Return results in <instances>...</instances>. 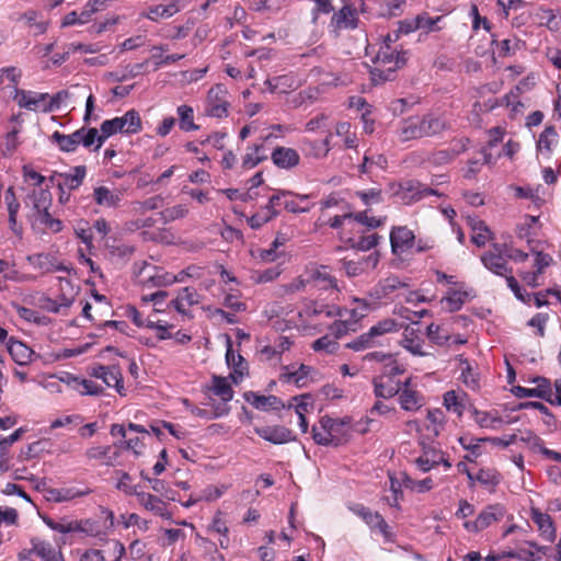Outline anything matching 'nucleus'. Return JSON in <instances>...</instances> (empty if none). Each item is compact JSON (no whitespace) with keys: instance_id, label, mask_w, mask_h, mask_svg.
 Instances as JSON below:
<instances>
[{"instance_id":"obj_1","label":"nucleus","mask_w":561,"mask_h":561,"mask_svg":"<svg viewBox=\"0 0 561 561\" xmlns=\"http://www.w3.org/2000/svg\"><path fill=\"white\" fill-rule=\"evenodd\" d=\"M351 437V427L347 420L322 416L318 424L312 426V438L318 445L334 446L345 444Z\"/></svg>"},{"instance_id":"obj_2","label":"nucleus","mask_w":561,"mask_h":561,"mask_svg":"<svg viewBox=\"0 0 561 561\" xmlns=\"http://www.w3.org/2000/svg\"><path fill=\"white\" fill-rule=\"evenodd\" d=\"M24 202L26 207H31L27 215L30 220L44 225L53 232H59L62 229L61 221L53 218L48 211L51 205V194L48 190L34 188L27 194Z\"/></svg>"},{"instance_id":"obj_3","label":"nucleus","mask_w":561,"mask_h":561,"mask_svg":"<svg viewBox=\"0 0 561 561\" xmlns=\"http://www.w3.org/2000/svg\"><path fill=\"white\" fill-rule=\"evenodd\" d=\"M141 130V118L137 111L130 110L122 117L104 121L98 133L95 150L100 149L104 140L116 133L136 134Z\"/></svg>"},{"instance_id":"obj_4","label":"nucleus","mask_w":561,"mask_h":561,"mask_svg":"<svg viewBox=\"0 0 561 561\" xmlns=\"http://www.w3.org/2000/svg\"><path fill=\"white\" fill-rule=\"evenodd\" d=\"M135 277L139 285L147 288L169 286L178 282H183V277L173 276L147 262L135 264Z\"/></svg>"},{"instance_id":"obj_5","label":"nucleus","mask_w":561,"mask_h":561,"mask_svg":"<svg viewBox=\"0 0 561 561\" xmlns=\"http://www.w3.org/2000/svg\"><path fill=\"white\" fill-rule=\"evenodd\" d=\"M51 138L58 144L60 150L66 152H72L78 148L79 145L89 148L95 142L98 144V129L81 128L69 135H64L59 131H55Z\"/></svg>"},{"instance_id":"obj_6","label":"nucleus","mask_w":561,"mask_h":561,"mask_svg":"<svg viewBox=\"0 0 561 561\" xmlns=\"http://www.w3.org/2000/svg\"><path fill=\"white\" fill-rule=\"evenodd\" d=\"M306 282L320 291H328L329 296L337 295V282L324 265L309 264L306 267Z\"/></svg>"},{"instance_id":"obj_7","label":"nucleus","mask_w":561,"mask_h":561,"mask_svg":"<svg viewBox=\"0 0 561 561\" xmlns=\"http://www.w3.org/2000/svg\"><path fill=\"white\" fill-rule=\"evenodd\" d=\"M230 102L228 91L221 84L210 88L206 98L205 113L207 116L222 118L228 116Z\"/></svg>"},{"instance_id":"obj_8","label":"nucleus","mask_w":561,"mask_h":561,"mask_svg":"<svg viewBox=\"0 0 561 561\" xmlns=\"http://www.w3.org/2000/svg\"><path fill=\"white\" fill-rule=\"evenodd\" d=\"M405 60L407 58L404 53H397L394 55V51L390 49V46L386 45L380 48L376 56V71H379L380 73L387 72L383 79L388 80L390 79V73L402 67L405 64Z\"/></svg>"},{"instance_id":"obj_9","label":"nucleus","mask_w":561,"mask_h":561,"mask_svg":"<svg viewBox=\"0 0 561 561\" xmlns=\"http://www.w3.org/2000/svg\"><path fill=\"white\" fill-rule=\"evenodd\" d=\"M458 152L454 150H438L435 152L430 151H415L412 153L411 159L414 163H419L424 168H439L451 162Z\"/></svg>"},{"instance_id":"obj_10","label":"nucleus","mask_w":561,"mask_h":561,"mask_svg":"<svg viewBox=\"0 0 561 561\" xmlns=\"http://www.w3.org/2000/svg\"><path fill=\"white\" fill-rule=\"evenodd\" d=\"M505 510L502 505L495 504L484 508L472 522H466L465 528L471 533L481 531L504 517Z\"/></svg>"},{"instance_id":"obj_11","label":"nucleus","mask_w":561,"mask_h":561,"mask_svg":"<svg viewBox=\"0 0 561 561\" xmlns=\"http://www.w3.org/2000/svg\"><path fill=\"white\" fill-rule=\"evenodd\" d=\"M400 199L405 204H411L425 198L430 195L439 196L438 191L431 188L430 186L420 182L409 181L400 185L397 192Z\"/></svg>"},{"instance_id":"obj_12","label":"nucleus","mask_w":561,"mask_h":561,"mask_svg":"<svg viewBox=\"0 0 561 561\" xmlns=\"http://www.w3.org/2000/svg\"><path fill=\"white\" fill-rule=\"evenodd\" d=\"M518 90L519 89L516 88V91H511L508 94H506L505 96H503L501 99L500 103H497L495 101L494 102L489 101L484 104L477 102L473 105V110L476 112H489L492 108H494L496 105H505L506 107L511 108L510 116L512 118H515L516 116L523 114V107H524V105L518 101V93H517Z\"/></svg>"},{"instance_id":"obj_13","label":"nucleus","mask_w":561,"mask_h":561,"mask_svg":"<svg viewBox=\"0 0 561 561\" xmlns=\"http://www.w3.org/2000/svg\"><path fill=\"white\" fill-rule=\"evenodd\" d=\"M91 376L103 380L107 387H114L121 396H125L122 371L117 366L94 367Z\"/></svg>"},{"instance_id":"obj_14","label":"nucleus","mask_w":561,"mask_h":561,"mask_svg":"<svg viewBox=\"0 0 561 561\" xmlns=\"http://www.w3.org/2000/svg\"><path fill=\"white\" fill-rule=\"evenodd\" d=\"M474 296L472 289H468L465 284H457V288H453L447 296L442 298L440 304L450 312L459 310L462 305Z\"/></svg>"},{"instance_id":"obj_15","label":"nucleus","mask_w":561,"mask_h":561,"mask_svg":"<svg viewBox=\"0 0 561 561\" xmlns=\"http://www.w3.org/2000/svg\"><path fill=\"white\" fill-rule=\"evenodd\" d=\"M415 236L407 227H396L391 230L390 242L394 254H402L412 249Z\"/></svg>"},{"instance_id":"obj_16","label":"nucleus","mask_w":561,"mask_h":561,"mask_svg":"<svg viewBox=\"0 0 561 561\" xmlns=\"http://www.w3.org/2000/svg\"><path fill=\"white\" fill-rule=\"evenodd\" d=\"M255 433L273 444H285L295 439L293 432L280 425L256 427Z\"/></svg>"},{"instance_id":"obj_17","label":"nucleus","mask_w":561,"mask_h":561,"mask_svg":"<svg viewBox=\"0 0 561 561\" xmlns=\"http://www.w3.org/2000/svg\"><path fill=\"white\" fill-rule=\"evenodd\" d=\"M321 314H325L328 318L342 316V313L336 307L319 302L318 300H306L304 302L302 308L299 311V317L306 319H310Z\"/></svg>"},{"instance_id":"obj_18","label":"nucleus","mask_w":561,"mask_h":561,"mask_svg":"<svg viewBox=\"0 0 561 561\" xmlns=\"http://www.w3.org/2000/svg\"><path fill=\"white\" fill-rule=\"evenodd\" d=\"M122 192L117 188H111L105 185L95 186L93 190V199L96 205L105 208H116L122 201Z\"/></svg>"},{"instance_id":"obj_19","label":"nucleus","mask_w":561,"mask_h":561,"mask_svg":"<svg viewBox=\"0 0 561 561\" xmlns=\"http://www.w3.org/2000/svg\"><path fill=\"white\" fill-rule=\"evenodd\" d=\"M49 98L47 93H34L24 90L15 89L14 100L18 102L20 107H24L30 111L42 110L46 100Z\"/></svg>"},{"instance_id":"obj_20","label":"nucleus","mask_w":561,"mask_h":561,"mask_svg":"<svg viewBox=\"0 0 561 561\" xmlns=\"http://www.w3.org/2000/svg\"><path fill=\"white\" fill-rule=\"evenodd\" d=\"M398 400L402 410L414 412L420 410L424 403V397L412 387H400Z\"/></svg>"},{"instance_id":"obj_21","label":"nucleus","mask_w":561,"mask_h":561,"mask_svg":"<svg viewBox=\"0 0 561 561\" xmlns=\"http://www.w3.org/2000/svg\"><path fill=\"white\" fill-rule=\"evenodd\" d=\"M27 260L35 268L42 271L43 273H53L57 271L69 273L70 271L68 266L61 262H57V260L50 254H34L30 255Z\"/></svg>"},{"instance_id":"obj_22","label":"nucleus","mask_w":561,"mask_h":561,"mask_svg":"<svg viewBox=\"0 0 561 561\" xmlns=\"http://www.w3.org/2000/svg\"><path fill=\"white\" fill-rule=\"evenodd\" d=\"M85 174L87 168L84 165H78L75 167L69 173H57L53 175L50 180L54 181L56 176L60 179L58 182V187L60 191H62V188L75 190L82 184Z\"/></svg>"},{"instance_id":"obj_23","label":"nucleus","mask_w":561,"mask_h":561,"mask_svg":"<svg viewBox=\"0 0 561 561\" xmlns=\"http://www.w3.org/2000/svg\"><path fill=\"white\" fill-rule=\"evenodd\" d=\"M311 367L301 364L298 369L286 366L284 373L280 375V379L284 382L295 383L297 387L302 388L308 386L312 380L310 378Z\"/></svg>"},{"instance_id":"obj_24","label":"nucleus","mask_w":561,"mask_h":561,"mask_svg":"<svg viewBox=\"0 0 561 561\" xmlns=\"http://www.w3.org/2000/svg\"><path fill=\"white\" fill-rule=\"evenodd\" d=\"M351 510L353 511L354 514L363 518V520H365V523L369 527L379 529V531L382 533L383 535L388 534V525L382 518V516L377 512H371L370 510L360 504L354 505L353 507H351Z\"/></svg>"},{"instance_id":"obj_25","label":"nucleus","mask_w":561,"mask_h":561,"mask_svg":"<svg viewBox=\"0 0 561 561\" xmlns=\"http://www.w3.org/2000/svg\"><path fill=\"white\" fill-rule=\"evenodd\" d=\"M91 493L89 488L78 489L76 486H66L60 489H49L47 499L57 503L69 502L85 496Z\"/></svg>"},{"instance_id":"obj_26","label":"nucleus","mask_w":561,"mask_h":561,"mask_svg":"<svg viewBox=\"0 0 561 561\" xmlns=\"http://www.w3.org/2000/svg\"><path fill=\"white\" fill-rule=\"evenodd\" d=\"M539 229L540 224L539 217L537 216H526L525 221L518 225L516 229L517 237L522 240H525L534 252L535 249L533 243L535 242V237L537 236Z\"/></svg>"},{"instance_id":"obj_27","label":"nucleus","mask_w":561,"mask_h":561,"mask_svg":"<svg viewBox=\"0 0 561 561\" xmlns=\"http://www.w3.org/2000/svg\"><path fill=\"white\" fill-rule=\"evenodd\" d=\"M201 301V297L196 289L185 287L180 290L176 298L170 301V305L179 312L186 313V309L193 305H197Z\"/></svg>"},{"instance_id":"obj_28","label":"nucleus","mask_w":561,"mask_h":561,"mask_svg":"<svg viewBox=\"0 0 561 561\" xmlns=\"http://www.w3.org/2000/svg\"><path fill=\"white\" fill-rule=\"evenodd\" d=\"M273 162L283 169H290L298 165L300 157L293 148L277 147L272 152Z\"/></svg>"},{"instance_id":"obj_29","label":"nucleus","mask_w":561,"mask_h":561,"mask_svg":"<svg viewBox=\"0 0 561 561\" xmlns=\"http://www.w3.org/2000/svg\"><path fill=\"white\" fill-rule=\"evenodd\" d=\"M379 256L376 252L370 253L366 257L359 261H346L344 262V268L347 275L357 276L368 270H373L377 266Z\"/></svg>"},{"instance_id":"obj_30","label":"nucleus","mask_w":561,"mask_h":561,"mask_svg":"<svg viewBox=\"0 0 561 561\" xmlns=\"http://www.w3.org/2000/svg\"><path fill=\"white\" fill-rule=\"evenodd\" d=\"M374 393L377 398L389 399L397 396L400 391V382H394L391 378L377 376L373 380Z\"/></svg>"},{"instance_id":"obj_31","label":"nucleus","mask_w":561,"mask_h":561,"mask_svg":"<svg viewBox=\"0 0 561 561\" xmlns=\"http://www.w3.org/2000/svg\"><path fill=\"white\" fill-rule=\"evenodd\" d=\"M4 199H5V203H7V210H8V217H9L8 219H9L10 229L15 234L19 236L22 232V228L18 224V213H19V209H20V203H19V201L15 197V194H14V191H13L12 186L9 187L5 191Z\"/></svg>"},{"instance_id":"obj_32","label":"nucleus","mask_w":561,"mask_h":561,"mask_svg":"<svg viewBox=\"0 0 561 561\" xmlns=\"http://www.w3.org/2000/svg\"><path fill=\"white\" fill-rule=\"evenodd\" d=\"M32 550L43 561H65L61 551L56 550L51 543L39 539H32Z\"/></svg>"},{"instance_id":"obj_33","label":"nucleus","mask_w":561,"mask_h":561,"mask_svg":"<svg viewBox=\"0 0 561 561\" xmlns=\"http://www.w3.org/2000/svg\"><path fill=\"white\" fill-rule=\"evenodd\" d=\"M484 266L497 275H504L507 271L505 259L501 254L499 245H494L492 251H489L481 257Z\"/></svg>"},{"instance_id":"obj_34","label":"nucleus","mask_w":561,"mask_h":561,"mask_svg":"<svg viewBox=\"0 0 561 561\" xmlns=\"http://www.w3.org/2000/svg\"><path fill=\"white\" fill-rule=\"evenodd\" d=\"M442 462L447 468L451 466L450 462L444 459L443 454L435 449L425 450L422 456L415 459L416 467L423 472L431 470Z\"/></svg>"},{"instance_id":"obj_35","label":"nucleus","mask_w":561,"mask_h":561,"mask_svg":"<svg viewBox=\"0 0 561 561\" xmlns=\"http://www.w3.org/2000/svg\"><path fill=\"white\" fill-rule=\"evenodd\" d=\"M468 225L472 230L471 241L479 248L484 247L492 239V232L484 221L478 218H468Z\"/></svg>"},{"instance_id":"obj_36","label":"nucleus","mask_w":561,"mask_h":561,"mask_svg":"<svg viewBox=\"0 0 561 561\" xmlns=\"http://www.w3.org/2000/svg\"><path fill=\"white\" fill-rule=\"evenodd\" d=\"M444 405L448 411L462 416L467 405V394L462 391L450 390L444 394Z\"/></svg>"},{"instance_id":"obj_37","label":"nucleus","mask_w":561,"mask_h":561,"mask_svg":"<svg viewBox=\"0 0 561 561\" xmlns=\"http://www.w3.org/2000/svg\"><path fill=\"white\" fill-rule=\"evenodd\" d=\"M179 11H180L179 1L174 0L167 5L158 4V5L150 7L148 9V12L144 13L142 15L153 22H158L161 19H169V18L173 16Z\"/></svg>"},{"instance_id":"obj_38","label":"nucleus","mask_w":561,"mask_h":561,"mask_svg":"<svg viewBox=\"0 0 561 561\" xmlns=\"http://www.w3.org/2000/svg\"><path fill=\"white\" fill-rule=\"evenodd\" d=\"M138 502L140 505H142L146 510L153 512L156 515H159L161 517L168 516L165 503L161 501L159 497L146 493V492H137L136 494Z\"/></svg>"},{"instance_id":"obj_39","label":"nucleus","mask_w":561,"mask_h":561,"mask_svg":"<svg viewBox=\"0 0 561 561\" xmlns=\"http://www.w3.org/2000/svg\"><path fill=\"white\" fill-rule=\"evenodd\" d=\"M356 22V12L350 7L342 8L332 16V25L335 30L355 28Z\"/></svg>"},{"instance_id":"obj_40","label":"nucleus","mask_w":561,"mask_h":561,"mask_svg":"<svg viewBox=\"0 0 561 561\" xmlns=\"http://www.w3.org/2000/svg\"><path fill=\"white\" fill-rule=\"evenodd\" d=\"M104 245L113 257L122 260L130 257L135 251L133 245L124 243L115 238H106Z\"/></svg>"},{"instance_id":"obj_41","label":"nucleus","mask_w":561,"mask_h":561,"mask_svg":"<svg viewBox=\"0 0 561 561\" xmlns=\"http://www.w3.org/2000/svg\"><path fill=\"white\" fill-rule=\"evenodd\" d=\"M419 123L423 137L439 134L446 128L445 122L442 118L434 116L432 114L419 118Z\"/></svg>"},{"instance_id":"obj_42","label":"nucleus","mask_w":561,"mask_h":561,"mask_svg":"<svg viewBox=\"0 0 561 561\" xmlns=\"http://www.w3.org/2000/svg\"><path fill=\"white\" fill-rule=\"evenodd\" d=\"M334 134L342 139L345 148L354 149L357 147V135L353 130L351 123H336Z\"/></svg>"},{"instance_id":"obj_43","label":"nucleus","mask_w":561,"mask_h":561,"mask_svg":"<svg viewBox=\"0 0 561 561\" xmlns=\"http://www.w3.org/2000/svg\"><path fill=\"white\" fill-rule=\"evenodd\" d=\"M8 350L13 360L20 366L26 365L33 354L32 350L20 341L11 340Z\"/></svg>"},{"instance_id":"obj_44","label":"nucleus","mask_w":561,"mask_h":561,"mask_svg":"<svg viewBox=\"0 0 561 561\" xmlns=\"http://www.w3.org/2000/svg\"><path fill=\"white\" fill-rule=\"evenodd\" d=\"M426 430L431 436L437 437L445 426V414L439 409L427 410L426 414Z\"/></svg>"},{"instance_id":"obj_45","label":"nucleus","mask_w":561,"mask_h":561,"mask_svg":"<svg viewBox=\"0 0 561 561\" xmlns=\"http://www.w3.org/2000/svg\"><path fill=\"white\" fill-rule=\"evenodd\" d=\"M210 390L224 402L230 401L233 397V390L231 388V385L225 377L214 376L211 380Z\"/></svg>"},{"instance_id":"obj_46","label":"nucleus","mask_w":561,"mask_h":561,"mask_svg":"<svg viewBox=\"0 0 561 561\" xmlns=\"http://www.w3.org/2000/svg\"><path fill=\"white\" fill-rule=\"evenodd\" d=\"M167 50H168V48L162 45L153 46L151 48V51H152L151 58L154 60L157 69L164 65L176 62L178 60H181L185 57V55H183V54H172V55H165L163 57L162 53L167 51Z\"/></svg>"},{"instance_id":"obj_47","label":"nucleus","mask_w":561,"mask_h":561,"mask_svg":"<svg viewBox=\"0 0 561 561\" xmlns=\"http://www.w3.org/2000/svg\"><path fill=\"white\" fill-rule=\"evenodd\" d=\"M264 159H266V156L264 154L263 145H254L248 148V151L242 159V167L245 169H252Z\"/></svg>"},{"instance_id":"obj_48","label":"nucleus","mask_w":561,"mask_h":561,"mask_svg":"<svg viewBox=\"0 0 561 561\" xmlns=\"http://www.w3.org/2000/svg\"><path fill=\"white\" fill-rule=\"evenodd\" d=\"M401 345L408 352L416 356H427L430 355L427 352L423 351V341L415 335L413 332L405 333L404 337L401 341Z\"/></svg>"},{"instance_id":"obj_49","label":"nucleus","mask_w":561,"mask_h":561,"mask_svg":"<svg viewBox=\"0 0 561 561\" xmlns=\"http://www.w3.org/2000/svg\"><path fill=\"white\" fill-rule=\"evenodd\" d=\"M300 145L301 150L304 151L306 157H310L313 159H323L328 156L322 145L320 144V140L302 138L300 140Z\"/></svg>"},{"instance_id":"obj_50","label":"nucleus","mask_w":561,"mask_h":561,"mask_svg":"<svg viewBox=\"0 0 561 561\" xmlns=\"http://www.w3.org/2000/svg\"><path fill=\"white\" fill-rule=\"evenodd\" d=\"M179 115V125L182 130L190 131L198 129L194 123V111L188 105H180L176 110Z\"/></svg>"},{"instance_id":"obj_51","label":"nucleus","mask_w":561,"mask_h":561,"mask_svg":"<svg viewBox=\"0 0 561 561\" xmlns=\"http://www.w3.org/2000/svg\"><path fill=\"white\" fill-rule=\"evenodd\" d=\"M422 131L419 123V118H410L403 122L400 128V138L402 141L411 139L422 138Z\"/></svg>"},{"instance_id":"obj_52","label":"nucleus","mask_w":561,"mask_h":561,"mask_svg":"<svg viewBox=\"0 0 561 561\" xmlns=\"http://www.w3.org/2000/svg\"><path fill=\"white\" fill-rule=\"evenodd\" d=\"M252 405L256 409L267 411V410H278L284 408V403L275 396H256L253 394V400L251 401Z\"/></svg>"},{"instance_id":"obj_53","label":"nucleus","mask_w":561,"mask_h":561,"mask_svg":"<svg viewBox=\"0 0 561 561\" xmlns=\"http://www.w3.org/2000/svg\"><path fill=\"white\" fill-rule=\"evenodd\" d=\"M296 81L289 76H279L265 81L271 92L285 93L288 89L295 88Z\"/></svg>"},{"instance_id":"obj_54","label":"nucleus","mask_w":561,"mask_h":561,"mask_svg":"<svg viewBox=\"0 0 561 561\" xmlns=\"http://www.w3.org/2000/svg\"><path fill=\"white\" fill-rule=\"evenodd\" d=\"M196 542L204 550L209 561H225L224 554L218 551L215 542L201 535H196Z\"/></svg>"},{"instance_id":"obj_55","label":"nucleus","mask_w":561,"mask_h":561,"mask_svg":"<svg viewBox=\"0 0 561 561\" xmlns=\"http://www.w3.org/2000/svg\"><path fill=\"white\" fill-rule=\"evenodd\" d=\"M534 383H536V387L534 388L536 398H541L543 400L549 401L550 403H553V390L551 388L550 381L547 378L543 377H536L533 380Z\"/></svg>"},{"instance_id":"obj_56","label":"nucleus","mask_w":561,"mask_h":561,"mask_svg":"<svg viewBox=\"0 0 561 561\" xmlns=\"http://www.w3.org/2000/svg\"><path fill=\"white\" fill-rule=\"evenodd\" d=\"M522 440L529 443L533 450L540 451L547 458L561 461V454L543 447L539 437L529 434L527 437H523Z\"/></svg>"},{"instance_id":"obj_57","label":"nucleus","mask_w":561,"mask_h":561,"mask_svg":"<svg viewBox=\"0 0 561 561\" xmlns=\"http://www.w3.org/2000/svg\"><path fill=\"white\" fill-rule=\"evenodd\" d=\"M474 421L480 427L497 428L502 424L500 416L493 415L489 412L473 410Z\"/></svg>"},{"instance_id":"obj_58","label":"nucleus","mask_w":561,"mask_h":561,"mask_svg":"<svg viewBox=\"0 0 561 561\" xmlns=\"http://www.w3.org/2000/svg\"><path fill=\"white\" fill-rule=\"evenodd\" d=\"M44 523L53 530L60 534L76 533L75 522L77 519L61 518L59 522L51 519L50 517H43Z\"/></svg>"},{"instance_id":"obj_59","label":"nucleus","mask_w":561,"mask_h":561,"mask_svg":"<svg viewBox=\"0 0 561 561\" xmlns=\"http://www.w3.org/2000/svg\"><path fill=\"white\" fill-rule=\"evenodd\" d=\"M308 285H309V283L306 282V271H305L304 274L293 278L287 284L282 285L280 293L283 295H294V294L304 291Z\"/></svg>"},{"instance_id":"obj_60","label":"nucleus","mask_w":561,"mask_h":561,"mask_svg":"<svg viewBox=\"0 0 561 561\" xmlns=\"http://www.w3.org/2000/svg\"><path fill=\"white\" fill-rule=\"evenodd\" d=\"M427 337L437 345H445L449 342L448 332L440 325L430 324L426 330Z\"/></svg>"},{"instance_id":"obj_61","label":"nucleus","mask_w":561,"mask_h":561,"mask_svg":"<svg viewBox=\"0 0 561 561\" xmlns=\"http://www.w3.org/2000/svg\"><path fill=\"white\" fill-rule=\"evenodd\" d=\"M401 286H403V284L397 277H389L378 284L375 289V294L377 298H382L390 295Z\"/></svg>"},{"instance_id":"obj_62","label":"nucleus","mask_w":561,"mask_h":561,"mask_svg":"<svg viewBox=\"0 0 561 561\" xmlns=\"http://www.w3.org/2000/svg\"><path fill=\"white\" fill-rule=\"evenodd\" d=\"M376 165L379 169H385L387 165V159L383 154H365L363 163L359 167L362 173H369L373 167Z\"/></svg>"},{"instance_id":"obj_63","label":"nucleus","mask_w":561,"mask_h":561,"mask_svg":"<svg viewBox=\"0 0 561 561\" xmlns=\"http://www.w3.org/2000/svg\"><path fill=\"white\" fill-rule=\"evenodd\" d=\"M534 519L547 539L552 540L556 537V529L552 526V522L549 515L536 513Z\"/></svg>"},{"instance_id":"obj_64","label":"nucleus","mask_w":561,"mask_h":561,"mask_svg":"<svg viewBox=\"0 0 561 561\" xmlns=\"http://www.w3.org/2000/svg\"><path fill=\"white\" fill-rule=\"evenodd\" d=\"M398 327L394 320L392 319H385L380 322H378L376 325L371 327L368 331L371 339L375 341L377 336L383 335L386 333L397 331Z\"/></svg>"}]
</instances>
